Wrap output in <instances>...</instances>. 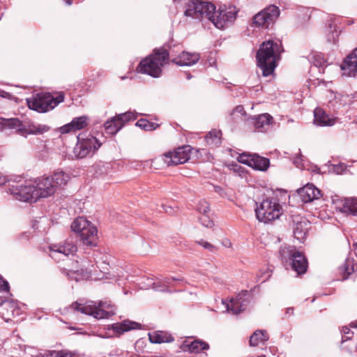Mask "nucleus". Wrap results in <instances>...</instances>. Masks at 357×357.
I'll return each instance as SVG.
<instances>
[{"label": "nucleus", "mask_w": 357, "mask_h": 357, "mask_svg": "<svg viewBox=\"0 0 357 357\" xmlns=\"http://www.w3.org/2000/svg\"><path fill=\"white\" fill-rule=\"evenodd\" d=\"M8 181V178L6 176L0 174V185H4Z\"/></svg>", "instance_id": "47"}, {"label": "nucleus", "mask_w": 357, "mask_h": 357, "mask_svg": "<svg viewBox=\"0 0 357 357\" xmlns=\"http://www.w3.org/2000/svg\"><path fill=\"white\" fill-rule=\"evenodd\" d=\"M281 208L278 203L266 199L255 209L257 218L260 222L268 223L280 218Z\"/></svg>", "instance_id": "11"}, {"label": "nucleus", "mask_w": 357, "mask_h": 357, "mask_svg": "<svg viewBox=\"0 0 357 357\" xmlns=\"http://www.w3.org/2000/svg\"><path fill=\"white\" fill-rule=\"evenodd\" d=\"M88 126V117L82 116L74 118L70 123L61 126L59 131L61 134L74 132L82 130Z\"/></svg>", "instance_id": "19"}, {"label": "nucleus", "mask_w": 357, "mask_h": 357, "mask_svg": "<svg viewBox=\"0 0 357 357\" xmlns=\"http://www.w3.org/2000/svg\"><path fill=\"white\" fill-rule=\"evenodd\" d=\"M63 100V93H60L56 98L49 93H39L32 98L26 99L29 108L40 113L52 109Z\"/></svg>", "instance_id": "6"}, {"label": "nucleus", "mask_w": 357, "mask_h": 357, "mask_svg": "<svg viewBox=\"0 0 357 357\" xmlns=\"http://www.w3.org/2000/svg\"><path fill=\"white\" fill-rule=\"evenodd\" d=\"M309 222L306 220L298 221L294 227V236L298 241H303L308 230Z\"/></svg>", "instance_id": "30"}, {"label": "nucleus", "mask_w": 357, "mask_h": 357, "mask_svg": "<svg viewBox=\"0 0 357 357\" xmlns=\"http://www.w3.org/2000/svg\"><path fill=\"white\" fill-rule=\"evenodd\" d=\"M314 123L319 126H331L336 122V119L330 117L321 108L314 110Z\"/></svg>", "instance_id": "21"}, {"label": "nucleus", "mask_w": 357, "mask_h": 357, "mask_svg": "<svg viewBox=\"0 0 357 357\" xmlns=\"http://www.w3.org/2000/svg\"><path fill=\"white\" fill-rule=\"evenodd\" d=\"M293 312H294V309L291 307L287 308V311H286L287 314H292Z\"/></svg>", "instance_id": "50"}, {"label": "nucleus", "mask_w": 357, "mask_h": 357, "mask_svg": "<svg viewBox=\"0 0 357 357\" xmlns=\"http://www.w3.org/2000/svg\"><path fill=\"white\" fill-rule=\"evenodd\" d=\"M197 243L199 244L200 245H202L206 250H208V251L212 252H215L217 250V248L215 245H213L211 243L206 242L202 239L197 241Z\"/></svg>", "instance_id": "43"}, {"label": "nucleus", "mask_w": 357, "mask_h": 357, "mask_svg": "<svg viewBox=\"0 0 357 357\" xmlns=\"http://www.w3.org/2000/svg\"><path fill=\"white\" fill-rule=\"evenodd\" d=\"M105 132L110 135H116L123 127V123L116 119V117L112 118L104 124Z\"/></svg>", "instance_id": "32"}, {"label": "nucleus", "mask_w": 357, "mask_h": 357, "mask_svg": "<svg viewBox=\"0 0 357 357\" xmlns=\"http://www.w3.org/2000/svg\"><path fill=\"white\" fill-rule=\"evenodd\" d=\"M206 139L208 143L219 144L220 143V131H211L206 136Z\"/></svg>", "instance_id": "36"}, {"label": "nucleus", "mask_w": 357, "mask_h": 357, "mask_svg": "<svg viewBox=\"0 0 357 357\" xmlns=\"http://www.w3.org/2000/svg\"><path fill=\"white\" fill-rule=\"evenodd\" d=\"M215 5L209 1L204 0H190L187 3L185 15L199 20L203 19L204 17L209 19V17L212 16V13L215 10Z\"/></svg>", "instance_id": "10"}, {"label": "nucleus", "mask_w": 357, "mask_h": 357, "mask_svg": "<svg viewBox=\"0 0 357 357\" xmlns=\"http://www.w3.org/2000/svg\"><path fill=\"white\" fill-rule=\"evenodd\" d=\"M237 160L259 171H266L270 165V161L268 158L256 153H243L238 156Z\"/></svg>", "instance_id": "13"}, {"label": "nucleus", "mask_w": 357, "mask_h": 357, "mask_svg": "<svg viewBox=\"0 0 357 357\" xmlns=\"http://www.w3.org/2000/svg\"><path fill=\"white\" fill-rule=\"evenodd\" d=\"M73 231L79 234L83 243L95 247L98 244L97 229L83 217L76 218L71 225Z\"/></svg>", "instance_id": "7"}, {"label": "nucleus", "mask_w": 357, "mask_h": 357, "mask_svg": "<svg viewBox=\"0 0 357 357\" xmlns=\"http://www.w3.org/2000/svg\"><path fill=\"white\" fill-rule=\"evenodd\" d=\"M354 272V261L353 259L347 258L343 265L340 267V273L342 280H347Z\"/></svg>", "instance_id": "33"}, {"label": "nucleus", "mask_w": 357, "mask_h": 357, "mask_svg": "<svg viewBox=\"0 0 357 357\" xmlns=\"http://www.w3.org/2000/svg\"><path fill=\"white\" fill-rule=\"evenodd\" d=\"M173 281H183L181 278H165L158 282H153L152 287L155 291L162 292L169 291V287L172 284Z\"/></svg>", "instance_id": "28"}, {"label": "nucleus", "mask_w": 357, "mask_h": 357, "mask_svg": "<svg viewBox=\"0 0 357 357\" xmlns=\"http://www.w3.org/2000/svg\"><path fill=\"white\" fill-rule=\"evenodd\" d=\"M6 303V299L4 298L0 297V305L4 304Z\"/></svg>", "instance_id": "51"}, {"label": "nucleus", "mask_w": 357, "mask_h": 357, "mask_svg": "<svg viewBox=\"0 0 357 357\" xmlns=\"http://www.w3.org/2000/svg\"><path fill=\"white\" fill-rule=\"evenodd\" d=\"M140 324L137 322L132 321L130 320H124L120 324L114 325L112 328L116 333L122 334L124 332H127L130 330L140 328Z\"/></svg>", "instance_id": "27"}, {"label": "nucleus", "mask_w": 357, "mask_h": 357, "mask_svg": "<svg viewBox=\"0 0 357 357\" xmlns=\"http://www.w3.org/2000/svg\"><path fill=\"white\" fill-rule=\"evenodd\" d=\"M59 357H77L75 353L67 351L61 350L59 351Z\"/></svg>", "instance_id": "45"}, {"label": "nucleus", "mask_w": 357, "mask_h": 357, "mask_svg": "<svg viewBox=\"0 0 357 357\" xmlns=\"http://www.w3.org/2000/svg\"><path fill=\"white\" fill-rule=\"evenodd\" d=\"M77 250V245L71 238L66 239L62 243L53 244L50 246V256L52 258L56 257V255H62L64 257L73 255Z\"/></svg>", "instance_id": "16"}, {"label": "nucleus", "mask_w": 357, "mask_h": 357, "mask_svg": "<svg viewBox=\"0 0 357 357\" xmlns=\"http://www.w3.org/2000/svg\"><path fill=\"white\" fill-rule=\"evenodd\" d=\"M149 338L151 343L155 344L172 342L174 340V337L169 333L161 331L149 333Z\"/></svg>", "instance_id": "25"}, {"label": "nucleus", "mask_w": 357, "mask_h": 357, "mask_svg": "<svg viewBox=\"0 0 357 357\" xmlns=\"http://www.w3.org/2000/svg\"><path fill=\"white\" fill-rule=\"evenodd\" d=\"M268 335L265 330H257L250 338V345L252 347L258 346L260 343L264 344L268 340Z\"/></svg>", "instance_id": "29"}, {"label": "nucleus", "mask_w": 357, "mask_h": 357, "mask_svg": "<svg viewBox=\"0 0 357 357\" xmlns=\"http://www.w3.org/2000/svg\"><path fill=\"white\" fill-rule=\"evenodd\" d=\"M341 69L344 75H355L357 72V47L344 59L341 65Z\"/></svg>", "instance_id": "17"}, {"label": "nucleus", "mask_w": 357, "mask_h": 357, "mask_svg": "<svg viewBox=\"0 0 357 357\" xmlns=\"http://www.w3.org/2000/svg\"><path fill=\"white\" fill-rule=\"evenodd\" d=\"M258 357H265V356H258Z\"/></svg>", "instance_id": "56"}, {"label": "nucleus", "mask_w": 357, "mask_h": 357, "mask_svg": "<svg viewBox=\"0 0 357 357\" xmlns=\"http://www.w3.org/2000/svg\"><path fill=\"white\" fill-rule=\"evenodd\" d=\"M190 75H188V79H190Z\"/></svg>", "instance_id": "55"}, {"label": "nucleus", "mask_w": 357, "mask_h": 357, "mask_svg": "<svg viewBox=\"0 0 357 357\" xmlns=\"http://www.w3.org/2000/svg\"><path fill=\"white\" fill-rule=\"evenodd\" d=\"M298 194L304 203H309L321 197V191L313 184L307 183L298 190Z\"/></svg>", "instance_id": "18"}, {"label": "nucleus", "mask_w": 357, "mask_h": 357, "mask_svg": "<svg viewBox=\"0 0 357 357\" xmlns=\"http://www.w3.org/2000/svg\"><path fill=\"white\" fill-rule=\"evenodd\" d=\"M280 14V8L275 5H270L252 17V24L257 28L268 29L272 27Z\"/></svg>", "instance_id": "8"}, {"label": "nucleus", "mask_w": 357, "mask_h": 357, "mask_svg": "<svg viewBox=\"0 0 357 357\" xmlns=\"http://www.w3.org/2000/svg\"><path fill=\"white\" fill-rule=\"evenodd\" d=\"M141 343H142V342L140 340L137 341L135 343V347H138Z\"/></svg>", "instance_id": "53"}, {"label": "nucleus", "mask_w": 357, "mask_h": 357, "mask_svg": "<svg viewBox=\"0 0 357 357\" xmlns=\"http://www.w3.org/2000/svg\"><path fill=\"white\" fill-rule=\"evenodd\" d=\"M227 311L231 312L234 314H238L245 308V301L242 299L241 296H237L236 298H232L229 303L226 304Z\"/></svg>", "instance_id": "26"}, {"label": "nucleus", "mask_w": 357, "mask_h": 357, "mask_svg": "<svg viewBox=\"0 0 357 357\" xmlns=\"http://www.w3.org/2000/svg\"><path fill=\"white\" fill-rule=\"evenodd\" d=\"M33 357H59V351H44L43 352H40Z\"/></svg>", "instance_id": "41"}, {"label": "nucleus", "mask_w": 357, "mask_h": 357, "mask_svg": "<svg viewBox=\"0 0 357 357\" xmlns=\"http://www.w3.org/2000/svg\"><path fill=\"white\" fill-rule=\"evenodd\" d=\"M116 119L123 123V126H124L126 122L130 121L131 120L135 119V114L131 112H125L121 114H119L115 116Z\"/></svg>", "instance_id": "37"}, {"label": "nucleus", "mask_w": 357, "mask_h": 357, "mask_svg": "<svg viewBox=\"0 0 357 357\" xmlns=\"http://www.w3.org/2000/svg\"><path fill=\"white\" fill-rule=\"evenodd\" d=\"M168 49L166 47V46H162V47H160V48H164L166 52H169V62H171V60L173 58H175V57H177L178 56L176 55V52H174V50H173V48L172 47H169L168 46Z\"/></svg>", "instance_id": "46"}, {"label": "nucleus", "mask_w": 357, "mask_h": 357, "mask_svg": "<svg viewBox=\"0 0 357 357\" xmlns=\"http://www.w3.org/2000/svg\"><path fill=\"white\" fill-rule=\"evenodd\" d=\"M135 125L146 131L154 130L160 126L158 123L150 122L144 119H141L138 120Z\"/></svg>", "instance_id": "35"}, {"label": "nucleus", "mask_w": 357, "mask_h": 357, "mask_svg": "<svg viewBox=\"0 0 357 357\" xmlns=\"http://www.w3.org/2000/svg\"><path fill=\"white\" fill-rule=\"evenodd\" d=\"M329 28L332 29V24H330Z\"/></svg>", "instance_id": "54"}, {"label": "nucleus", "mask_w": 357, "mask_h": 357, "mask_svg": "<svg viewBox=\"0 0 357 357\" xmlns=\"http://www.w3.org/2000/svg\"><path fill=\"white\" fill-rule=\"evenodd\" d=\"M350 326L351 328H357V320L355 321H352L351 324H350Z\"/></svg>", "instance_id": "49"}, {"label": "nucleus", "mask_w": 357, "mask_h": 357, "mask_svg": "<svg viewBox=\"0 0 357 357\" xmlns=\"http://www.w3.org/2000/svg\"><path fill=\"white\" fill-rule=\"evenodd\" d=\"M253 120L255 129L259 132H264L272 123L273 117L270 114L265 113L254 117Z\"/></svg>", "instance_id": "24"}, {"label": "nucleus", "mask_w": 357, "mask_h": 357, "mask_svg": "<svg viewBox=\"0 0 357 357\" xmlns=\"http://www.w3.org/2000/svg\"><path fill=\"white\" fill-rule=\"evenodd\" d=\"M199 54L197 53L183 51L177 57L172 59L171 62L180 66H192L199 60Z\"/></svg>", "instance_id": "20"}, {"label": "nucleus", "mask_w": 357, "mask_h": 357, "mask_svg": "<svg viewBox=\"0 0 357 357\" xmlns=\"http://www.w3.org/2000/svg\"><path fill=\"white\" fill-rule=\"evenodd\" d=\"M340 210L342 213L347 215L357 216V199H351L345 200Z\"/></svg>", "instance_id": "34"}, {"label": "nucleus", "mask_w": 357, "mask_h": 357, "mask_svg": "<svg viewBox=\"0 0 357 357\" xmlns=\"http://www.w3.org/2000/svg\"><path fill=\"white\" fill-rule=\"evenodd\" d=\"M101 143L93 135L86 138L77 136V143L73 149V153L77 158H84L93 155L101 146Z\"/></svg>", "instance_id": "12"}, {"label": "nucleus", "mask_w": 357, "mask_h": 357, "mask_svg": "<svg viewBox=\"0 0 357 357\" xmlns=\"http://www.w3.org/2000/svg\"><path fill=\"white\" fill-rule=\"evenodd\" d=\"M190 153L191 147L190 146H183L178 147L173 151L165 153L163 160L168 166L183 164L190 159Z\"/></svg>", "instance_id": "14"}, {"label": "nucleus", "mask_w": 357, "mask_h": 357, "mask_svg": "<svg viewBox=\"0 0 357 357\" xmlns=\"http://www.w3.org/2000/svg\"><path fill=\"white\" fill-rule=\"evenodd\" d=\"M22 126V122L17 118H0V132L7 129H17Z\"/></svg>", "instance_id": "31"}, {"label": "nucleus", "mask_w": 357, "mask_h": 357, "mask_svg": "<svg viewBox=\"0 0 357 357\" xmlns=\"http://www.w3.org/2000/svg\"><path fill=\"white\" fill-rule=\"evenodd\" d=\"M50 128L47 125L29 123L27 126H22L17 128V131L24 132L29 135H41L50 130Z\"/></svg>", "instance_id": "22"}, {"label": "nucleus", "mask_w": 357, "mask_h": 357, "mask_svg": "<svg viewBox=\"0 0 357 357\" xmlns=\"http://www.w3.org/2000/svg\"><path fill=\"white\" fill-rule=\"evenodd\" d=\"M65 2L68 5H71L72 4V0H65Z\"/></svg>", "instance_id": "52"}, {"label": "nucleus", "mask_w": 357, "mask_h": 357, "mask_svg": "<svg viewBox=\"0 0 357 357\" xmlns=\"http://www.w3.org/2000/svg\"><path fill=\"white\" fill-rule=\"evenodd\" d=\"M197 211L202 215L208 213L210 211L209 204L205 200L200 201L197 205Z\"/></svg>", "instance_id": "39"}, {"label": "nucleus", "mask_w": 357, "mask_h": 357, "mask_svg": "<svg viewBox=\"0 0 357 357\" xmlns=\"http://www.w3.org/2000/svg\"><path fill=\"white\" fill-rule=\"evenodd\" d=\"M200 222L202 225L206 227L211 228L214 225V222L212 220L210 219L208 214H204L199 218Z\"/></svg>", "instance_id": "40"}, {"label": "nucleus", "mask_w": 357, "mask_h": 357, "mask_svg": "<svg viewBox=\"0 0 357 357\" xmlns=\"http://www.w3.org/2000/svg\"><path fill=\"white\" fill-rule=\"evenodd\" d=\"M342 332L344 333V334H349L350 333V329L349 328H348L347 326H344L342 328Z\"/></svg>", "instance_id": "48"}, {"label": "nucleus", "mask_w": 357, "mask_h": 357, "mask_svg": "<svg viewBox=\"0 0 357 357\" xmlns=\"http://www.w3.org/2000/svg\"><path fill=\"white\" fill-rule=\"evenodd\" d=\"M9 290V284L7 281H6L1 275H0V291H7Z\"/></svg>", "instance_id": "44"}, {"label": "nucleus", "mask_w": 357, "mask_h": 357, "mask_svg": "<svg viewBox=\"0 0 357 357\" xmlns=\"http://www.w3.org/2000/svg\"><path fill=\"white\" fill-rule=\"evenodd\" d=\"M169 61V52L164 48H155L153 54L143 59L137 66V71L153 77H158L162 68Z\"/></svg>", "instance_id": "2"}, {"label": "nucleus", "mask_w": 357, "mask_h": 357, "mask_svg": "<svg viewBox=\"0 0 357 357\" xmlns=\"http://www.w3.org/2000/svg\"><path fill=\"white\" fill-rule=\"evenodd\" d=\"M68 179L69 176L62 171L56 172L50 176L38 178L34 185L37 199L53 195L59 188L67 183Z\"/></svg>", "instance_id": "3"}, {"label": "nucleus", "mask_w": 357, "mask_h": 357, "mask_svg": "<svg viewBox=\"0 0 357 357\" xmlns=\"http://www.w3.org/2000/svg\"><path fill=\"white\" fill-rule=\"evenodd\" d=\"M238 11L235 6H221L218 10L213 11L208 20L218 29H224L235 21Z\"/></svg>", "instance_id": "9"}, {"label": "nucleus", "mask_w": 357, "mask_h": 357, "mask_svg": "<svg viewBox=\"0 0 357 357\" xmlns=\"http://www.w3.org/2000/svg\"><path fill=\"white\" fill-rule=\"evenodd\" d=\"M9 190L10 194L20 201L35 202L38 200L33 185H13Z\"/></svg>", "instance_id": "15"}, {"label": "nucleus", "mask_w": 357, "mask_h": 357, "mask_svg": "<svg viewBox=\"0 0 357 357\" xmlns=\"http://www.w3.org/2000/svg\"><path fill=\"white\" fill-rule=\"evenodd\" d=\"M279 256L287 269H292L298 275L306 273L308 267L307 260L294 246H281Z\"/></svg>", "instance_id": "4"}, {"label": "nucleus", "mask_w": 357, "mask_h": 357, "mask_svg": "<svg viewBox=\"0 0 357 357\" xmlns=\"http://www.w3.org/2000/svg\"><path fill=\"white\" fill-rule=\"evenodd\" d=\"M71 307L75 311L93 316L96 319H107L115 314L114 307L105 301H99L98 305L94 301H89L84 305L75 302L72 303Z\"/></svg>", "instance_id": "5"}, {"label": "nucleus", "mask_w": 357, "mask_h": 357, "mask_svg": "<svg viewBox=\"0 0 357 357\" xmlns=\"http://www.w3.org/2000/svg\"><path fill=\"white\" fill-rule=\"evenodd\" d=\"M208 349V344L199 340H196L190 342L185 341L182 344V349L183 351H189L191 353H199Z\"/></svg>", "instance_id": "23"}, {"label": "nucleus", "mask_w": 357, "mask_h": 357, "mask_svg": "<svg viewBox=\"0 0 357 357\" xmlns=\"http://www.w3.org/2000/svg\"><path fill=\"white\" fill-rule=\"evenodd\" d=\"M282 51V43L280 40H268L261 44L256 58L263 76L267 77L273 73L277 66V61L280 59Z\"/></svg>", "instance_id": "1"}, {"label": "nucleus", "mask_w": 357, "mask_h": 357, "mask_svg": "<svg viewBox=\"0 0 357 357\" xmlns=\"http://www.w3.org/2000/svg\"><path fill=\"white\" fill-rule=\"evenodd\" d=\"M246 114L243 106L242 105H238L236 106L231 112V116L233 117L234 119H235L237 117H241L243 116H245Z\"/></svg>", "instance_id": "38"}, {"label": "nucleus", "mask_w": 357, "mask_h": 357, "mask_svg": "<svg viewBox=\"0 0 357 357\" xmlns=\"http://www.w3.org/2000/svg\"><path fill=\"white\" fill-rule=\"evenodd\" d=\"M347 165L344 163L340 162L337 165H333V171L337 174H343L347 169Z\"/></svg>", "instance_id": "42"}]
</instances>
